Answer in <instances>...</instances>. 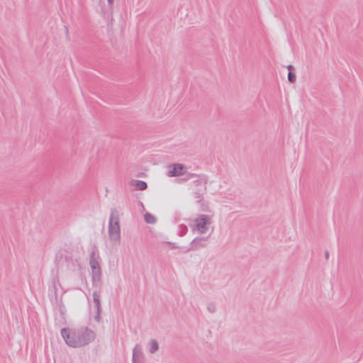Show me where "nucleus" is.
<instances>
[{
	"label": "nucleus",
	"mask_w": 363,
	"mask_h": 363,
	"mask_svg": "<svg viewBox=\"0 0 363 363\" xmlns=\"http://www.w3.org/2000/svg\"><path fill=\"white\" fill-rule=\"evenodd\" d=\"M61 335L66 344L71 347H82L93 342L96 337L94 330L87 327L64 328Z\"/></svg>",
	"instance_id": "nucleus-1"
},
{
	"label": "nucleus",
	"mask_w": 363,
	"mask_h": 363,
	"mask_svg": "<svg viewBox=\"0 0 363 363\" xmlns=\"http://www.w3.org/2000/svg\"><path fill=\"white\" fill-rule=\"evenodd\" d=\"M108 235L110 242L115 245L121 243L120 216L118 211L116 208L111 210L108 225Z\"/></svg>",
	"instance_id": "nucleus-2"
},
{
	"label": "nucleus",
	"mask_w": 363,
	"mask_h": 363,
	"mask_svg": "<svg viewBox=\"0 0 363 363\" xmlns=\"http://www.w3.org/2000/svg\"><path fill=\"white\" fill-rule=\"evenodd\" d=\"M89 265L91 269V277L94 282L101 279V269L100 266V256L97 250H94L89 255Z\"/></svg>",
	"instance_id": "nucleus-3"
},
{
	"label": "nucleus",
	"mask_w": 363,
	"mask_h": 363,
	"mask_svg": "<svg viewBox=\"0 0 363 363\" xmlns=\"http://www.w3.org/2000/svg\"><path fill=\"white\" fill-rule=\"evenodd\" d=\"M211 224V221L209 216L205 214H201L195 219L193 230H196L201 234H204L208 230Z\"/></svg>",
	"instance_id": "nucleus-4"
},
{
	"label": "nucleus",
	"mask_w": 363,
	"mask_h": 363,
	"mask_svg": "<svg viewBox=\"0 0 363 363\" xmlns=\"http://www.w3.org/2000/svg\"><path fill=\"white\" fill-rule=\"evenodd\" d=\"M206 181L203 179L198 178L192 182L191 188L194 191L195 198L201 201L206 191Z\"/></svg>",
	"instance_id": "nucleus-5"
},
{
	"label": "nucleus",
	"mask_w": 363,
	"mask_h": 363,
	"mask_svg": "<svg viewBox=\"0 0 363 363\" xmlns=\"http://www.w3.org/2000/svg\"><path fill=\"white\" fill-rule=\"evenodd\" d=\"M208 245V237H197L194 238L190 247L186 250V252L190 250H196L202 247H205Z\"/></svg>",
	"instance_id": "nucleus-6"
},
{
	"label": "nucleus",
	"mask_w": 363,
	"mask_h": 363,
	"mask_svg": "<svg viewBox=\"0 0 363 363\" xmlns=\"http://www.w3.org/2000/svg\"><path fill=\"white\" fill-rule=\"evenodd\" d=\"M93 301H94V312L95 313L94 319L96 321L100 320V313H101V302H100V294L98 291L93 292Z\"/></svg>",
	"instance_id": "nucleus-7"
},
{
	"label": "nucleus",
	"mask_w": 363,
	"mask_h": 363,
	"mask_svg": "<svg viewBox=\"0 0 363 363\" xmlns=\"http://www.w3.org/2000/svg\"><path fill=\"white\" fill-rule=\"evenodd\" d=\"M144 359L142 346L136 344L133 350V363H144Z\"/></svg>",
	"instance_id": "nucleus-8"
},
{
	"label": "nucleus",
	"mask_w": 363,
	"mask_h": 363,
	"mask_svg": "<svg viewBox=\"0 0 363 363\" xmlns=\"http://www.w3.org/2000/svg\"><path fill=\"white\" fill-rule=\"evenodd\" d=\"M184 174V166L180 164H174L172 169L168 172L169 177H177Z\"/></svg>",
	"instance_id": "nucleus-9"
},
{
	"label": "nucleus",
	"mask_w": 363,
	"mask_h": 363,
	"mask_svg": "<svg viewBox=\"0 0 363 363\" xmlns=\"http://www.w3.org/2000/svg\"><path fill=\"white\" fill-rule=\"evenodd\" d=\"M149 352L150 354H154L159 349V344L155 339H152L149 342Z\"/></svg>",
	"instance_id": "nucleus-10"
},
{
	"label": "nucleus",
	"mask_w": 363,
	"mask_h": 363,
	"mask_svg": "<svg viewBox=\"0 0 363 363\" xmlns=\"http://www.w3.org/2000/svg\"><path fill=\"white\" fill-rule=\"evenodd\" d=\"M134 182H135V184H134L135 186L138 190H145L147 187L146 182H145L143 181H135Z\"/></svg>",
	"instance_id": "nucleus-11"
},
{
	"label": "nucleus",
	"mask_w": 363,
	"mask_h": 363,
	"mask_svg": "<svg viewBox=\"0 0 363 363\" xmlns=\"http://www.w3.org/2000/svg\"><path fill=\"white\" fill-rule=\"evenodd\" d=\"M145 220L147 223L153 224L156 222V218L153 215L147 213L145 215Z\"/></svg>",
	"instance_id": "nucleus-12"
},
{
	"label": "nucleus",
	"mask_w": 363,
	"mask_h": 363,
	"mask_svg": "<svg viewBox=\"0 0 363 363\" xmlns=\"http://www.w3.org/2000/svg\"><path fill=\"white\" fill-rule=\"evenodd\" d=\"M288 69L289 70V72L288 74V80L293 83L295 82L296 80V75L294 73H293L292 72H291V69H292V66L291 65H289L288 66Z\"/></svg>",
	"instance_id": "nucleus-13"
},
{
	"label": "nucleus",
	"mask_w": 363,
	"mask_h": 363,
	"mask_svg": "<svg viewBox=\"0 0 363 363\" xmlns=\"http://www.w3.org/2000/svg\"><path fill=\"white\" fill-rule=\"evenodd\" d=\"M188 231V228L185 225H179V236H184Z\"/></svg>",
	"instance_id": "nucleus-14"
},
{
	"label": "nucleus",
	"mask_w": 363,
	"mask_h": 363,
	"mask_svg": "<svg viewBox=\"0 0 363 363\" xmlns=\"http://www.w3.org/2000/svg\"><path fill=\"white\" fill-rule=\"evenodd\" d=\"M207 310L213 313H215L216 311V305L215 303L213 302H210L207 304Z\"/></svg>",
	"instance_id": "nucleus-15"
},
{
	"label": "nucleus",
	"mask_w": 363,
	"mask_h": 363,
	"mask_svg": "<svg viewBox=\"0 0 363 363\" xmlns=\"http://www.w3.org/2000/svg\"><path fill=\"white\" fill-rule=\"evenodd\" d=\"M114 0H107L109 5H112Z\"/></svg>",
	"instance_id": "nucleus-16"
},
{
	"label": "nucleus",
	"mask_w": 363,
	"mask_h": 363,
	"mask_svg": "<svg viewBox=\"0 0 363 363\" xmlns=\"http://www.w3.org/2000/svg\"><path fill=\"white\" fill-rule=\"evenodd\" d=\"M325 257L326 259H328V257H329V252H325Z\"/></svg>",
	"instance_id": "nucleus-17"
},
{
	"label": "nucleus",
	"mask_w": 363,
	"mask_h": 363,
	"mask_svg": "<svg viewBox=\"0 0 363 363\" xmlns=\"http://www.w3.org/2000/svg\"><path fill=\"white\" fill-rule=\"evenodd\" d=\"M172 247L173 248H178L179 247L175 243H172Z\"/></svg>",
	"instance_id": "nucleus-18"
}]
</instances>
